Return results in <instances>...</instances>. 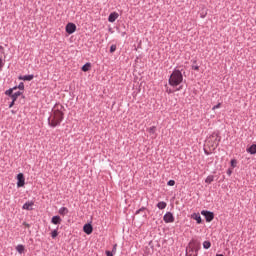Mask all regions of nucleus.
Returning a JSON list of instances; mask_svg holds the SVG:
<instances>
[{"instance_id": "nucleus-14", "label": "nucleus", "mask_w": 256, "mask_h": 256, "mask_svg": "<svg viewBox=\"0 0 256 256\" xmlns=\"http://www.w3.org/2000/svg\"><path fill=\"white\" fill-rule=\"evenodd\" d=\"M21 95H23V92H21V91L15 92L14 94L11 95L12 101H17V99H19V97H21Z\"/></svg>"}, {"instance_id": "nucleus-28", "label": "nucleus", "mask_w": 256, "mask_h": 256, "mask_svg": "<svg viewBox=\"0 0 256 256\" xmlns=\"http://www.w3.org/2000/svg\"><path fill=\"white\" fill-rule=\"evenodd\" d=\"M112 253V255H115V253H117V244L113 245L112 251H110Z\"/></svg>"}, {"instance_id": "nucleus-41", "label": "nucleus", "mask_w": 256, "mask_h": 256, "mask_svg": "<svg viewBox=\"0 0 256 256\" xmlns=\"http://www.w3.org/2000/svg\"><path fill=\"white\" fill-rule=\"evenodd\" d=\"M168 93H173L171 90H167Z\"/></svg>"}, {"instance_id": "nucleus-5", "label": "nucleus", "mask_w": 256, "mask_h": 256, "mask_svg": "<svg viewBox=\"0 0 256 256\" xmlns=\"http://www.w3.org/2000/svg\"><path fill=\"white\" fill-rule=\"evenodd\" d=\"M163 221H164L165 223H174V222H175V216H173V213L167 212V213L163 216Z\"/></svg>"}, {"instance_id": "nucleus-32", "label": "nucleus", "mask_w": 256, "mask_h": 256, "mask_svg": "<svg viewBox=\"0 0 256 256\" xmlns=\"http://www.w3.org/2000/svg\"><path fill=\"white\" fill-rule=\"evenodd\" d=\"M106 256H113V252L109 251V250H106Z\"/></svg>"}, {"instance_id": "nucleus-4", "label": "nucleus", "mask_w": 256, "mask_h": 256, "mask_svg": "<svg viewBox=\"0 0 256 256\" xmlns=\"http://www.w3.org/2000/svg\"><path fill=\"white\" fill-rule=\"evenodd\" d=\"M75 31H77V25L71 22L66 25V33H68V35H73Z\"/></svg>"}, {"instance_id": "nucleus-6", "label": "nucleus", "mask_w": 256, "mask_h": 256, "mask_svg": "<svg viewBox=\"0 0 256 256\" xmlns=\"http://www.w3.org/2000/svg\"><path fill=\"white\" fill-rule=\"evenodd\" d=\"M17 187H25V176L23 173L17 175Z\"/></svg>"}, {"instance_id": "nucleus-35", "label": "nucleus", "mask_w": 256, "mask_h": 256, "mask_svg": "<svg viewBox=\"0 0 256 256\" xmlns=\"http://www.w3.org/2000/svg\"><path fill=\"white\" fill-rule=\"evenodd\" d=\"M197 255H199V249H195V253L192 254V256H197Z\"/></svg>"}, {"instance_id": "nucleus-10", "label": "nucleus", "mask_w": 256, "mask_h": 256, "mask_svg": "<svg viewBox=\"0 0 256 256\" xmlns=\"http://www.w3.org/2000/svg\"><path fill=\"white\" fill-rule=\"evenodd\" d=\"M35 76L33 74L25 75V76H19L20 81H33V78Z\"/></svg>"}, {"instance_id": "nucleus-16", "label": "nucleus", "mask_w": 256, "mask_h": 256, "mask_svg": "<svg viewBox=\"0 0 256 256\" xmlns=\"http://www.w3.org/2000/svg\"><path fill=\"white\" fill-rule=\"evenodd\" d=\"M15 90H17V87L10 88L5 91V95H7L8 97H11V95H13V91Z\"/></svg>"}, {"instance_id": "nucleus-30", "label": "nucleus", "mask_w": 256, "mask_h": 256, "mask_svg": "<svg viewBox=\"0 0 256 256\" xmlns=\"http://www.w3.org/2000/svg\"><path fill=\"white\" fill-rule=\"evenodd\" d=\"M231 165H232V167H237V160L232 159L231 160Z\"/></svg>"}, {"instance_id": "nucleus-20", "label": "nucleus", "mask_w": 256, "mask_h": 256, "mask_svg": "<svg viewBox=\"0 0 256 256\" xmlns=\"http://www.w3.org/2000/svg\"><path fill=\"white\" fill-rule=\"evenodd\" d=\"M16 250L21 254L23 253V251H25V246H23L22 244H19L16 246Z\"/></svg>"}, {"instance_id": "nucleus-34", "label": "nucleus", "mask_w": 256, "mask_h": 256, "mask_svg": "<svg viewBox=\"0 0 256 256\" xmlns=\"http://www.w3.org/2000/svg\"><path fill=\"white\" fill-rule=\"evenodd\" d=\"M192 69H194V71H199V66L193 65V66H192Z\"/></svg>"}, {"instance_id": "nucleus-45", "label": "nucleus", "mask_w": 256, "mask_h": 256, "mask_svg": "<svg viewBox=\"0 0 256 256\" xmlns=\"http://www.w3.org/2000/svg\"><path fill=\"white\" fill-rule=\"evenodd\" d=\"M12 113H15V111L12 110Z\"/></svg>"}, {"instance_id": "nucleus-25", "label": "nucleus", "mask_w": 256, "mask_h": 256, "mask_svg": "<svg viewBox=\"0 0 256 256\" xmlns=\"http://www.w3.org/2000/svg\"><path fill=\"white\" fill-rule=\"evenodd\" d=\"M115 51H117V45L112 44V45L110 46V53H115Z\"/></svg>"}, {"instance_id": "nucleus-31", "label": "nucleus", "mask_w": 256, "mask_h": 256, "mask_svg": "<svg viewBox=\"0 0 256 256\" xmlns=\"http://www.w3.org/2000/svg\"><path fill=\"white\" fill-rule=\"evenodd\" d=\"M221 107V103H218L217 105L213 106V111H215V109H219Z\"/></svg>"}, {"instance_id": "nucleus-38", "label": "nucleus", "mask_w": 256, "mask_h": 256, "mask_svg": "<svg viewBox=\"0 0 256 256\" xmlns=\"http://www.w3.org/2000/svg\"><path fill=\"white\" fill-rule=\"evenodd\" d=\"M23 225H25V227H29V224L24 222Z\"/></svg>"}, {"instance_id": "nucleus-33", "label": "nucleus", "mask_w": 256, "mask_h": 256, "mask_svg": "<svg viewBox=\"0 0 256 256\" xmlns=\"http://www.w3.org/2000/svg\"><path fill=\"white\" fill-rule=\"evenodd\" d=\"M3 70V59L0 58V71Z\"/></svg>"}, {"instance_id": "nucleus-37", "label": "nucleus", "mask_w": 256, "mask_h": 256, "mask_svg": "<svg viewBox=\"0 0 256 256\" xmlns=\"http://www.w3.org/2000/svg\"><path fill=\"white\" fill-rule=\"evenodd\" d=\"M186 256H193V254H190V253L186 250Z\"/></svg>"}, {"instance_id": "nucleus-7", "label": "nucleus", "mask_w": 256, "mask_h": 256, "mask_svg": "<svg viewBox=\"0 0 256 256\" xmlns=\"http://www.w3.org/2000/svg\"><path fill=\"white\" fill-rule=\"evenodd\" d=\"M83 231L86 233V235H91L93 233V225L87 223L83 226Z\"/></svg>"}, {"instance_id": "nucleus-44", "label": "nucleus", "mask_w": 256, "mask_h": 256, "mask_svg": "<svg viewBox=\"0 0 256 256\" xmlns=\"http://www.w3.org/2000/svg\"><path fill=\"white\" fill-rule=\"evenodd\" d=\"M122 35H125V32H123Z\"/></svg>"}, {"instance_id": "nucleus-24", "label": "nucleus", "mask_w": 256, "mask_h": 256, "mask_svg": "<svg viewBox=\"0 0 256 256\" xmlns=\"http://www.w3.org/2000/svg\"><path fill=\"white\" fill-rule=\"evenodd\" d=\"M57 235H59V232L57 231V229H55V230H53V231L51 232V237H52V239H55V238L57 237Z\"/></svg>"}, {"instance_id": "nucleus-12", "label": "nucleus", "mask_w": 256, "mask_h": 256, "mask_svg": "<svg viewBox=\"0 0 256 256\" xmlns=\"http://www.w3.org/2000/svg\"><path fill=\"white\" fill-rule=\"evenodd\" d=\"M247 153H250V155L256 154V144H252L249 148H247Z\"/></svg>"}, {"instance_id": "nucleus-22", "label": "nucleus", "mask_w": 256, "mask_h": 256, "mask_svg": "<svg viewBox=\"0 0 256 256\" xmlns=\"http://www.w3.org/2000/svg\"><path fill=\"white\" fill-rule=\"evenodd\" d=\"M203 248L204 249H211V242L210 241H204L203 242Z\"/></svg>"}, {"instance_id": "nucleus-2", "label": "nucleus", "mask_w": 256, "mask_h": 256, "mask_svg": "<svg viewBox=\"0 0 256 256\" xmlns=\"http://www.w3.org/2000/svg\"><path fill=\"white\" fill-rule=\"evenodd\" d=\"M171 87H177L183 83V73L181 70H174L168 80Z\"/></svg>"}, {"instance_id": "nucleus-17", "label": "nucleus", "mask_w": 256, "mask_h": 256, "mask_svg": "<svg viewBox=\"0 0 256 256\" xmlns=\"http://www.w3.org/2000/svg\"><path fill=\"white\" fill-rule=\"evenodd\" d=\"M67 213H69V209H67V207H61L59 209V214L60 215H67Z\"/></svg>"}, {"instance_id": "nucleus-36", "label": "nucleus", "mask_w": 256, "mask_h": 256, "mask_svg": "<svg viewBox=\"0 0 256 256\" xmlns=\"http://www.w3.org/2000/svg\"><path fill=\"white\" fill-rule=\"evenodd\" d=\"M13 105H15V101L12 100V102L9 104V109H11V107H13Z\"/></svg>"}, {"instance_id": "nucleus-27", "label": "nucleus", "mask_w": 256, "mask_h": 256, "mask_svg": "<svg viewBox=\"0 0 256 256\" xmlns=\"http://www.w3.org/2000/svg\"><path fill=\"white\" fill-rule=\"evenodd\" d=\"M147 208L146 207H141L140 209H138L135 213V215H139V213H143V211H146Z\"/></svg>"}, {"instance_id": "nucleus-15", "label": "nucleus", "mask_w": 256, "mask_h": 256, "mask_svg": "<svg viewBox=\"0 0 256 256\" xmlns=\"http://www.w3.org/2000/svg\"><path fill=\"white\" fill-rule=\"evenodd\" d=\"M90 69H91V63L89 62H87L82 66V71H84V73H87V71H89Z\"/></svg>"}, {"instance_id": "nucleus-1", "label": "nucleus", "mask_w": 256, "mask_h": 256, "mask_svg": "<svg viewBox=\"0 0 256 256\" xmlns=\"http://www.w3.org/2000/svg\"><path fill=\"white\" fill-rule=\"evenodd\" d=\"M63 111H65V107L61 104H57L54 107L51 116L48 118V125H50V127H59V125H61L64 115Z\"/></svg>"}, {"instance_id": "nucleus-42", "label": "nucleus", "mask_w": 256, "mask_h": 256, "mask_svg": "<svg viewBox=\"0 0 256 256\" xmlns=\"http://www.w3.org/2000/svg\"><path fill=\"white\" fill-rule=\"evenodd\" d=\"M228 174L231 175V170H228Z\"/></svg>"}, {"instance_id": "nucleus-19", "label": "nucleus", "mask_w": 256, "mask_h": 256, "mask_svg": "<svg viewBox=\"0 0 256 256\" xmlns=\"http://www.w3.org/2000/svg\"><path fill=\"white\" fill-rule=\"evenodd\" d=\"M157 207L158 209H165V207H167V203L163 201L158 202Z\"/></svg>"}, {"instance_id": "nucleus-11", "label": "nucleus", "mask_w": 256, "mask_h": 256, "mask_svg": "<svg viewBox=\"0 0 256 256\" xmlns=\"http://www.w3.org/2000/svg\"><path fill=\"white\" fill-rule=\"evenodd\" d=\"M61 221L60 216H53L51 219V223H53V225H61Z\"/></svg>"}, {"instance_id": "nucleus-9", "label": "nucleus", "mask_w": 256, "mask_h": 256, "mask_svg": "<svg viewBox=\"0 0 256 256\" xmlns=\"http://www.w3.org/2000/svg\"><path fill=\"white\" fill-rule=\"evenodd\" d=\"M33 201H28L26 203H24V205L22 206V209H25L26 211H33Z\"/></svg>"}, {"instance_id": "nucleus-3", "label": "nucleus", "mask_w": 256, "mask_h": 256, "mask_svg": "<svg viewBox=\"0 0 256 256\" xmlns=\"http://www.w3.org/2000/svg\"><path fill=\"white\" fill-rule=\"evenodd\" d=\"M201 215H203V217H205V220L207 223H211V221H213V219H215V214L208 210H202Z\"/></svg>"}, {"instance_id": "nucleus-18", "label": "nucleus", "mask_w": 256, "mask_h": 256, "mask_svg": "<svg viewBox=\"0 0 256 256\" xmlns=\"http://www.w3.org/2000/svg\"><path fill=\"white\" fill-rule=\"evenodd\" d=\"M214 179H215V176L209 175V176L206 178L205 183L211 184V183H213Z\"/></svg>"}, {"instance_id": "nucleus-8", "label": "nucleus", "mask_w": 256, "mask_h": 256, "mask_svg": "<svg viewBox=\"0 0 256 256\" xmlns=\"http://www.w3.org/2000/svg\"><path fill=\"white\" fill-rule=\"evenodd\" d=\"M118 18H119V14L117 12H113L109 15L108 21L109 23H115V21H117Z\"/></svg>"}, {"instance_id": "nucleus-13", "label": "nucleus", "mask_w": 256, "mask_h": 256, "mask_svg": "<svg viewBox=\"0 0 256 256\" xmlns=\"http://www.w3.org/2000/svg\"><path fill=\"white\" fill-rule=\"evenodd\" d=\"M192 218L195 219L198 225H201V223L203 222V220L201 219V214L194 213L192 215Z\"/></svg>"}, {"instance_id": "nucleus-23", "label": "nucleus", "mask_w": 256, "mask_h": 256, "mask_svg": "<svg viewBox=\"0 0 256 256\" xmlns=\"http://www.w3.org/2000/svg\"><path fill=\"white\" fill-rule=\"evenodd\" d=\"M14 87H17V89H20V91H25V84L23 82H20L18 86Z\"/></svg>"}, {"instance_id": "nucleus-29", "label": "nucleus", "mask_w": 256, "mask_h": 256, "mask_svg": "<svg viewBox=\"0 0 256 256\" xmlns=\"http://www.w3.org/2000/svg\"><path fill=\"white\" fill-rule=\"evenodd\" d=\"M167 185H168L169 187H174V185H175V180H169V181L167 182Z\"/></svg>"}, {"instance_id": "nucleus-26", "label": "nucleus", "mask_w": 256, "mask_h": 256, "mask_svg": "<svg viewBox=\"0 0 256 256\" xmlns=\"http://www.w3.org/2000/svg\"><path fill=\"white\" fill-rule=\"evenodd\" d=\"M155 131H157V127L152 126L148 129V132L151 133L152 135L155 133Z\"/></svg>"}, {"instance_id": "nucleus-40", "label": "nucleus", "mask_w": 256, "mask_h": 256, "mask_svg": "<svg viewBox=\"0 0 256 256\" xmlns=\"http://www.w3.org/2000/svg\"><path fill=\"white\" fill-rule=\"evenodd\" d=\"M216 256H224L223 254H216Z\"/></svg>"}, {"instance_id": "nucleus-39", "label": "nucleus", "mask_w": 256, "mask_h": 256, "mask_svg": "<svg viewBox=\"0 0 256 256\" xmlns=\"http://www.w3.org/2000/svg\"><path fill=\"white\" fill-rule=\"evenodd\" d=\"M181 89H182V87L180 86V87L177 89V91H181Z\"/></svg>"}, {"instance_id": "nucleus-21", "label": "nucleus", "mask_w": 256, "mask_h": 256, "mask_svg": "<svg viewBox=\"0 0 256 256\" xmlns=\"http://www.w3.org/2000/svg\"><path fill=\"white\" fill-rule=\"evenodd\" d=\"M191 245H193V241L189 243V247H187V249H189L188 253L193 254L195 253V248Z\"/></svg>"}, {"instance_id": "nucleus-43", "label": "nucleus", "mask_w": 256, "mask_h": 256, "mask_svg": "<svg viewBox=\"0 0 256 256\" xmlns=\"http://www.w3.org/2000/svg\"><path fill=\"white\" fill-rule=\"evenodd\" d=\"M143 216H144V217H147V214H144Z\"/></svg>"}]
</instances>
